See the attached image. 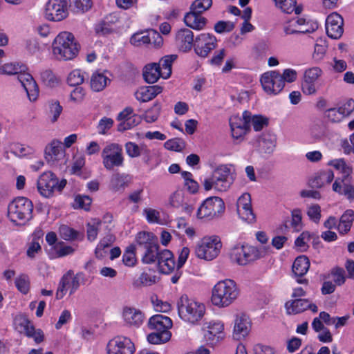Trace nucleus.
Here are the masks:
<instances>
[{
  "label": "nucleus",
  "instance_id": "nucleus-1",
  "mask_svg": "<svg viewBox=\"0 0 354 354\" xmlns=\"http://www.w3.org/2000/svg\"><path fill=\"white\" fill-rule=\"evenodd\" d=\"M236 178L234 166L231 164L221 165L206 177L203 181V186L206 192L214 190L216 193L228 191Z\"/></svg>",
  "mask_w": 354,
  "mask_h": 354
},
{
  "label": "nucleus",
  "instance_id": "nucleus-2",
  "mask_svg": "<svg viewBox=\"0 0 354 354\" xmlns=\"http://www.w3.org/2000/svg\"><path fill=\"white\" fill-rule=\"evenodd\" d=\"M239 293V288L234 280H221L212 288V304L218 308H227L237 299Z\"/></svg>",
  "mask_w": 354,
  "mask_h": 354
},
{
  "label": "nucleus",
  "instance_id": "nucleus-3",
  "mask_svg": "<svg viewBox=\"0 0 354 354\" xmlns=\"http://www.w3.org/2000/svg\"><path fill=\"white\" fill-rule=\"evenodd\" d=\"M80 46L74 35L68 31L60 32L52 42V53L57 60H72L78 55Z\"/></svg>",
  "mask_w": 354,
  "mask_h": 354
},
{
  "label": "nucleus",
  "instance_id": "nucleus-4",
  "mask_svg": "<svg viewBox=\"0 0 354 354\" xmlns=\"http://www.w3.org/2000/svg\"><path fill=\"white\" fill-rule=\"evenodd\" d=\"M268 252L265 246L256 247L249 244H237L230 251L232 262L245 266L264 257Z\"/></svg>",
  "mask_w": 354,
  "mask_h": 354
},
{
  "label": "nucleus",
  "instance_id": "nucleus-5",
  "mask_svg": "<svg viewBox=\"0 0 354 354\" xmlns=\"http://www.w3.org/2000/svg\"><path fill=\"white\" fill-rule=\"evenodd\" d=\"M172 326L173 322L169 317L160 314L153 315L149 319L148 326L155 332L147 335V341L153 344L168 342L171 337L169 330Z\"/></svg>",
  "mask_w": 354,
  "mask_h": 354
},
{
  "label": "nucleus",
  "instance_id": "nucleus-6",
  "mask_svg": "<svg viewBox=\"0 0 354 354\" xmlns=\"http://www.w3.org/2000/svg\"><path fill=\"white\" fill-rule=\"evenodd\" d=\"M177 306L180 317L192 324H196L205 312V306L203 303L189 298L187 295L180 297Z\"/></svg>",
  "mask_w": 354,
  "mask_h": 354
},
{
  "label": "nucleus",
  "instance_id": "nucleus-7",
  "mask_svg": "<svg viewBox=\"0 0 354 354\" xmlns=\"http://www.w3.org/2000/svg\"><path fill=\"white\" fill-rule=\"evenodd\" d=\"M33 204L25 197H17L8 205V216L17 225H22L32 218Z\"/></svg>",
  "mask_w": 354,
  "mask_h": 354
},
{
  "label": "nucleus",
  "instance_id": "nucleus-8",
  "mask_svg": "<svg viewBox=\"0 0 354 354\" xmlns=\"http://www.w3.org/2000/svg\"><path fill=\"white\" fill-rule=\"evenodd\" d=\"M222 247L223 243L219 236L207 235L197 243L195 254L200 259L210 261L219 255Z\"/></svg>",
  "mask_w": 354,
  "mask_h": 354
},
{
  "label": "nucleus",
  "instance_id": "nucleus-9",
  "mask_svg": "<svg viewBox=\"0 0 354 354\" xmlns=\"http://www.w3.org/2000/svg\"><path fill=\"white\" fill-rule=\"evenodd\" d=\"M223 200L218 196H209L201 204L196 212L199 220L211 221L220 216L225 211Z\"/></svg>",
  "mask_w": 354,
  "mask_h": 354
},
{
  "label": "nucleus",
  "instance_id": "nucleus-10",
  "mask_svg": "<svg viewBox=\"0 0 354 354\" xmlns=\"http://www.w3.org/2000/svg\"><path fill=\"white\" fill-rule=\"evenodd\" d=\"M66 185V180L62 179L59 181L53 172L45 171L38 178L37 189L42 196L49 198L55 192H60Z\"/></svg>",
  "mask_w": 354,
  "mask_h": 354
},
{
  "label": "nucleus",
  "instance_id": "nucleus-11",
  "mask_svg": "<svg viewBox=\"0 0 354 354\" xmlns=\"http://www.w3.org/2000/svg\"><path fill=\"white\" fill-rule=\"evenodd\" d=\"M102 164L107 170L123 165L124 157L122 147L118 143H108L103 148L101 153Z\"/></svg>",
  "mask_w": 354,
  "mask_h": 354
},
{
  "label": "nucleus",
  "instance_id": "nucleus-12",
  "mask_svg": "<svg viewBox=\"0 0 354 354\" xmlns=\"http://www.w3.org/2000/svg\"><path fill=\"white\" fill-rule=\"evenodd\" d=\"M225 326L221 320H210L203 323L202 330L207 344L214 346L225 337Z\"/></svg>",
  "mask_w": 354,
  "mask_h": 354
},
{
  "label": "nucleus",
  "instance_id": "nucleus-13",
  "mask_svg": "<svg viewBox=\"0 0 354 354\" xmlns=\"http://www.w3.org/2000/svg\"><path fill=\"white\" fill-rule=\"evenodd\" d=\"M68 15L66 0H48L44 6V17L50 21L59 22Z\"/></svg>",
  "mask_w": 354,
  "mask_h": 354
},
{
  "label": "nucleus",
  "instance_id": "nucleus-14",
  "mask_svg": "<svg viewBox=\"0 0 354 354\" xmlns=\"http://www.w3.org/2000/svg\"><path fill=\"white\" fill-rule=\"evenodd\" d=\"M260 82L263 91L268 95H277L284 88L281 74L277 71H270L261 75Z\"/></svg>",
  "mask_w": 354,
  "mask_h": 354
},
{
  "label": "nucleus",
  "instance_id": "nucleus-15",
  "mask_svg": "<svg viewBox=\"0 0 354 354\" xmlns=\"http://www.w3.org/2000/svg\"><path fill=\"white\" fill-rule=\"evenodd\" d=\"M80 287L79 275H74L72 270H68L61 278L56 292L57 299H62L69 290L73 294Z\"/></svg>",
  "mask_w": 354,
  "mask_h": 354
},
{
  "label": "nucleus",
  "instance_id": "nucleus-16",
  "mask_svg": "<svg viewBox=\"0 0 354 354\" xmlns=\"http://www.w3.org/2000/svg\"><path fill=\"white\" fill-rule=\"evenodd\" d=\"M167 205L171 208L181 209L187 214H191L194 209L193 204L190 203L188 196L183 189H178L169 195Z\"/></svg>",
  "mask_w": 354,
  "mask_h": 354
},
{
  "label": "nucleus",
  "instance_id": "nucleus-17",
  "mask_svg": "<svg viewBox=\"0 0 354 354\" xmlns=\"http://www.w3.org/2000/svg\"><path fill=\"white\" fill-rule=\"evenodd\" d=\"M15 328L21 333L31 337L37 343H41L44 339V333L41 329H35L33 324L24 316L16 317L14 320Z\"/></svg>",
  "mask_w": 354,
  "mask_h": 354
},
{
  "label": "nucleus",
  "instance_id": "nucleus-18",
  "mask_svg": "<svg viewBox=\"0 0 354 354\" xmlns=\"http://www.w3.org/2000/svg\"><path fill=\"white\" fill-rule=\"evenodd\" d=\"M106 350L107 354H133L136 348L130 338L117 336L108 342Z\"/></svg>",
  "mask_w": 354,
  "mask_h": 354
},
{
  "label": "nucleus",
  "instance_id": "nucleus-19",
  "mask_svg": "<svg viewBox=\"0 0 354 354\" xmlns=\"http://www.w3.org/2000/svg\"><path fill=\"white\" fill-rule=\"evenodd\" d=\"M322 74L323 71L318 66L305 69L301 82V90L305 95H313L316 93V82Z\"/></svg>",
  "mask_w": 354,
  "mask_h": 354
},
{
  "label": "nucleus",
  "instance_id": "nucleus-20",
  "mask_svg": "<svg viewBox=\"0 0 354 354\" xmlns=\"http://www.w3.org/2000/svg\"><path fill=\"white\" fill-rule=\"evenodd\" d=\"M252 322L245 313H238L235 315L232 330V337L236 340L245 339L250 334Z\"/></svg>",
  "mask_w": 354,
  "mask_h": 354
},
{
  "label": "nucleus",
  "instance_id": "nucleus-21",
  "mask_svg": "<svg viewBox=\"0 0 354 354\" xmlns=\"http://www.w3.org/2000/svg\"><path fill=\"white\" fill-rule=\"evenodd\" d=\"M121 21L115 13H111L106 16L104 20L95 26V30L100 35H109L118 32L121 28Z\"/></svg>",
  "mask_w": 354,
  "mask_h": 354
},
{
  "label": "nucleus",
  "instance_id": "nucleus-22",
  "mask_svg": "<svg viewBox=\"0 0 354 354\" xmlns=\"http://www.w3.org/2000/svg\"><path fill=\"white\" fill-rule=\"evenodd\" d=\"M216 39L212 35L202 33L196 37L194 41V50L197 55L205 57L216 48Z\"/></svg>",
  "mask_w": 354,
  "mask_h": 354
},
{
  "label": "nucleus",
  "instance_id": "nucleus-23",
  "mask_svg": "<svg viewBox=\"0 0 354 354\" xmlns=\"http://www.w3.org/2000/svg\"><path fill=\"white\" fill-rule=\"evenodd\" d=\"M344 19L337 12L330 14L326 19V31L331 39H337L344 32Z\"/></svg>",
  "mask_w": 354,
  "mask_h": 354
},
{
  "label": "nucleus",
  "instance_id": "nucleus-24",
  "mask_svg": "<svg viewBox=\"0 0 354 354\" xmlns=\"http://www.w3.org/2000/svg\"><path fill=\"white\" fill-rule=\"evenodd\" d=\"M237 212L240 218L248 223L256 221L251 204V196L248 193L243 194L237 200Z\"/></svg>",
  "mask_w": 354,
  "mask_h": 354
},
{
  "label": "nucleus",
  "instance_id": "nucleus-25",
  "mask_svg": "<svg viewBox=\"0 0 354 354\" xmlns=\"http://www.w3.org/2000/svg\"><path fill=\"white\" fill-rule=\"evenodd\" d=\"M231 134L234 140L239 142L244 139L245 136L250 131L249 124L243 116L233 115L230 119Z\"/></svg>",
  "mask_w": 354,
  "mask_h": 354
},
{
  "label": "nucleus",
  "instance_id": "nucleus-26",
  "mask_svg": "<svg viewBox=\"0 0 354 354\" xmlns=\"http://www.w3.org/2000/svg\"><path fill=\"white\" fill-rule=\"evenodd\" d=\"M122 317L126 325L134 328H139L145 319L144 313L133 306H124L122 309Z\"/></svg>",
  "mask_w": 354,
  "mask_h": 354
},
{
  "label": "nucleus",
  "instance_id": "nucleus-27",
  "mask_svg": "<svg viewBox=\"0 0 354 354\" xmlns=\"http://www.w3.org/2000/svg\"><path fill=\"white\" fill-rule=\"evenodd\" d=\"M17 79L26 91L29 100L35 102L39 95V88L32 76L24 71L18 75Z\"/></svg>",
  "mask_w": 354,
  "mask_h": 354
},
{
  "label": "nucleus",
  "instance_id": "nucleus-28",
  "mask_svg": "<svg viewBox=\"0 0 354 354\" xmlns=\"http://www.w3.org/2000/svg\"><path fill=\"white\" fill-rule=\"evenodd\" d=\"M175 43L180 50L187 52L194 46V33L188 28L179 29L175 37Z\"/></svg>",
  "mask_w": 354,
  "mask_h": 354
},
{
  "label": "nucleus",
  "instance_id": "nucleus-29",
  "mask_svg": "<svg viewBox=\"0 0 354 354\" xmlns=\"http://www.w3.org/2000/svg\"><path fill=\"white\" fill-rule=\"evenodd\" d=\"M157 263L160 272L164 274H169L177 268L173 253L166 249L160 251Z\"/></svg>",
  "mask_w": 354,
  "mask_h": 354
},
{
  "label": "nucleus",
  "instance_id": "nucleus-30",
  "mask_svg": "<svg viewBox=\"0 0 354 354\" xmlns=\"http://www.w3.org/2000/svg\"><path fill=\"white\" fill-rule=\"evenodd\" d=\"M333 190L349 201L354 199V185L350 183L348 178H337L333 184Z\"/></svg>",
  "mask_w": 354,
  "mask_h": 354
},
{
  "label": "nucleus",
  "instance_id": "nucleus-31",
  "mask_svg": "<svg viewBox=\"0 0 354 354\" xmlns=\"http://www.w3.org/2000/svg\"><path fill=\"white\" fill-rule=\"evenodd\" d=\"M162 88L158 85L142 86L135 93L136 98L141 102H147L162 93Z\"/></svg>",
  "mask_w": 354,
  "mask_h": 354
},
{
  "label": "nucleus",
  "instance_id": "nucleus-32",
  "mask_svg": "<svg viewBox=\"0 0 354 354\" xmlns=\"http://www.w3.org/2000/svg\"><path fill=\"white\" fill-rule=\"evenodd\" d=\"M45 158L48 161H55L64 155L62 142L54 139L46 145L44 150Z\"/></svg>",
  "mask_w": 354,
  "mask_h": 354
},
{
  "label": "nucleus",
  "instance_id": "nucleus-33",
  "mask_svg": "<svg viewBox=\"0 0 354 354\" xmlns=\"http://www.w3.org/2000/svg\"><path fill=\"white\" fill-rule=\"evenodd\" d=\"M43 232L41 230H35L32 234L31 241L27 245L26 254L30 258H35L41 252V243L43 241Z\"/></svg>",
  "mask_w": 354,
  "mask_h": 354
},
{
  "label": "nucleus",
  "instance_id": "nucleus-34",
  "mask_svg": "<svg viewBox=\"0 0 354 354\" xmlns=\"http://www.w3.org/2000/svg\"><path fill=\"white\" fill-rule=\"evenodd\" d=\"M184 21L188 27L196 30H201L205 28L207 19L201 14L189 10L185 14Z\"/></svg>",
  "mask_w": 354,
  "mask_h": 354
},
{
  "label": "nucleus",
  "instance_id": "nucleus-35",
  "mask_svg": "<svg viewBox=\"0 0 354 354\" xmlns=\"http://www.w3.org/2000/svg\"><path fill=\"white\" fill-rule=\"evenodd\" d=\"M110 81L106 71H96L93 73L91 77V88L93 91H101L107 86Z\"/></svg>",
  "mask_w": 354,
  "mask_h": 354
},
{
  "label": "nucleus",
  "instance_id": "nucleus-36",
  "mask_svg": "<svg viewBox=\"0 0 354 354\" xmlns=\"http://www.w3.org/2000/svg\"><path fill=\"white\" fill-rule=\"evenodd\" d=\"M130 181V176L126 174H113L110 180V189L115 192L123 191L128 186Z\"/></svg>",
  "mask_w": 354,
  "mask_h": 354
},
{
  "label": "nucleus",
  "instance_id": "nucleus-37",
  "mask_svg": "<svg viewBox=\"0 0 354 354\" xmlns=\"http://www.w3.org/2000/svg\"><path fill=\"white\" fill-rule=\"evenodd\" d=\"M243 116L245 118L249 129L252 127L255 131H259L268 125V120L261 115H252L248 111H243Z\"/></svg>",
  "mask_w": 354,
  "mask_h": 354
},
{
  "label": "nucleus",
  "instance_id": "nucleus-38",
  "mask_svg": "<svg viewBox=\"0 0 354 354\" xmlns=\"http://www.w3.org/2000/svg\"><path fill=\"white\" fill-rule=\"evenodd\" d=\"M143 77L147 82L155 83L160 77H162L160 66L156 63L147 64L145 67Z\"/></svg>",
  "mask_w": 354,
  "mask_h": 354
},
{
  "label": "nucleus",
  "instance_id": "nucleus-39",
  "mask_svg": "<svg viewBox=\"0 0 354 354\" xmlns=\"http://www.w3.org/2000/svg\"><path fill=\"white\" fill-rule=\"evenodd\" d=\"M11 152L19 158H32L35 153L36 149L30 145L16 142L10 147Z\"/></svg>",
  "mask_w": 354,
  "mask_h": 354
},
{
  "label": "nucleus",
  "instance_id": "nucleus-40",
  "mask_svg": "<svg viewBox=\"0 0 354 354\" xmlns=\"http://www.w3.org/2000/svg\"><path fill=\"white\" fill-rule=\"evenodd\" d=\"M354 221V211L347 209L342 215L338 224V231L340 234H344L350 231Z\"/></svg>",
  "mask_w": 354,
  "mask_h": 354
},
{
  "label": "nucleus",
  "instance_id": "nucleus-41",
  "mask_svg": "<svg viewBox=\"0 0 354 354\" xmlns=\"http://www.w3.org/2000/svg\"><path fill=\"white\" fill-rule=\"evenodd\" d=\"M286 309L288 314H297L308 309L309 301L307 299H297L286 303Z\"/></svg>",
  "mask_w": 354,
  "mask_h": 354
},
{
  "label": "nucleus",
  "instance_id": "nucleus-42",
  "mask_svg": "<svg viewBox=\"0 0 354 354\" xmlns=\"http://www.w3.org/2000/svg\"><path fill=\"white\" fill-rule=\"evenodd\" d=\"M310 267V261L306 256H299L295 259L292 265V272L297 277L306 274Z\"/></svg>",
  "mask_w": 354,
  "mask_h": 354
},
{
  "label": "nucleus",
  "instance_id": "nucleus-43",
  "mask_svg": "<svg viewBox=\"0 0 354 354\" xmlns=\"http://www.w3.org/2000/svg\"><path fill=\"white\" fill-rule=\"evenodd\" d=\"M137 244L143 248L151 246L158 242L156 236L149 232L142 231L136 235L135 238Z\"/></svg>",
  "mask_w": 354,
  "mask_h": 354
},
{
  "label": "nucleus",
  "instance_id": "nucleus-44",
  "mask_svg": "<svg viewBox=\"0 0 354 354\" xmlns=\"http://www.w3.org/2000/svg\"><path fill=\"white\" fill-rule=\"evenodd\" d=\"M176 55H169L163 57L159 64H157L160 66L162 72V77L163 79H167L171 74V66L172 63L176 59Z\"/></svg>",
  "mask_w": 354,
  "mask_h": 354
},
{
  "label": "nucleus",
  "instance_id": "nucleus-45",
  "mask_svg": "<svg viewBox=\"0 0 354 354\" xmlns=\"http://www.w3.org/2000/svg\"><path fill=\"white\" fill-rule=\"evenodd\" d=\"M328 165L339 171L343 175L342 178H348L352 172L351 167L347 164L344 158L331 160Z\"/></svg>",
  "mask_w": 354,
  "mask_h": 354
},
{
  "label": "nucleus",
  "instance_id": "nucleus-46",
  "mask_svg": "<svg viewBox=\"0 0 354 354\" xmlns=\"http://www.w3.org/2000/svg\"><path fill=\"white\" fill-rule=\"evenodd\" d=\"M144 249L145 252L142 257V262L146 264H151L156 262L160 253L158 242Z\"/></svg>",
  "mask_w": 354,
  "mask_h": 354
},
{
  "label": "nucleus",
  "instance_id": "nucleus-47",
  "mask_svg": "<svg viewBox=\"0 0 354 354\" xmlns=\"http://www.w3.org/2000/svg\"><path fill=\"white\" fill-rule=\"evenodd\" d=\"M26 66L22 64L10 62L6 63L0 67V73L8 75H18L21 72L26 71Z\"/></svg>",
  "mask_w": 354,
  "mask_h": 354
},
{
  "label": "nucleus",
  "instance_id": "nucleus-48",
  "mask_svg": "<svg viewBox=\"0 0 354 354\" xmlns=\"http://www.w3.org/2000/svg\"><path fill=\"white\" fill-rule=\"evenodd\" d=\"M328 48L326 39L319 38L317 39L313 53V58L316 62H319L324 57Z\"/></svg>",
  "mask_w": 354,
  "mask_h": 354
},
{
  "label": "nucleus",
  "instance_id": "nucleus-49",
  "mask_svg": "<svg viewBox=\"0 0 354 354\" xmlns=\"http://www.w3.org/2000/svg\"><path fill=\"white\" fill-rule=\"evenodd\" d=\"M334 173L330 169L321 171L314 179L313 183L317 187L330 184L334 179Z\"/></svg>",
  "mask_w": 354,
  "mask_h": 354
},
{
  "label": "nucleus",
  "instance_id": "nucleus-50",
  "mask_svg": "<svg viewBox=\"0 0 354 354\" xmlns=\"http://www.w3.org/2000/svg\"><path fill=\"white\" fill-rule=\"evenodd\" d=\"M290 227L295 232H299L302 230L304 224L301 209L297 208L291 211Z\"/></svg>",
  "mask_w": 354,
  "mask_h": 354
},
{
  "label": "nucleus",
  "instance_id": "nucleus-51",
  "mask_svg": "<svg viewBox=\"0 0 354 354\" xmlns=\"http://www.w3.org/2000/svg\"><path fill=\"white\" fill-rule=\"evenodd\" d=\"M277 8L281 12L287 14H290L292 12H295V14L299 15L303 10L301 6H297L295 0H283L281 6H278Z\"/></svg>",
  "mask_w": 354,
  "mask_h": 354
},
{
  "label": "nucleus",
  "instance_id": "nucleus-52",
  "mask_svg": "<svg viewBox=\"0 0 354 354\" xmlns=\"http://www.w3.org/2000/svg\"><path fill=\"white\" fill-rule=\"evenodd\" d=\"M260 146L265 153H271L274 151L277 138L274 135H264L260 140Z\"/></svg>",
  "mask_w": 354,
  "mask_h": 354
},
{
  "label": "nucleus",
  "instance_id": "nucleus-53",
  "mask_svg": "<svg viewBox=\"0 0 354 354\" xmlns=\"http://www.w3.org/2000/svg\"><path fill=\"white\" fill-rule=\"evenodd\" d=\"M70 7L75 12L84 13L89 10L93 5L91 0H68Z\"/></svg>",
  "mask_w": 354,
  "mask_h": 354
},
{
  "label": "nucleus",
  "instance_id": "nucleus-54",
  "mask_svg": "<svg viewBox=\"0 0 354 354\" xmlns=\"http://www.w3.org/2000/svg\"><path fill=\"white\" fill-rule=\"evenodd\" d=\"M85 77V72L80 69H75L68 74L67 82L71 86H79L84 82Z\"/></svg>",
  "mask_w": 354,
  "mask_h": 354
},
{
  "label": "nucleus",
  "instance_id": "nucleus-55",
  "mask_svg": "<svg viewBox=\"0 0 354 354\" xmlns=\"http://www.w3.org/2000/svg\"><path fill=\"white\" fill-rule=\"evenodd\" d=\"M304 21V18L295 17L290 19L285 23L283 30L286 35H292L299 33L300 23Z\"/></svg>",
  "mask_w": 354,
  "mask_h": 354
},
{
  "label": "nucleus",
  "instance_id": "nucleus-56",
  "mask_svg": "<svg viewBox=\"0 0 354 354\" xmlns=\"http://www.w3.org/2000/svg\"><path fill=\"white\" fill-rule=\"evenodd\" d=\"M122 262L128 267H133L136 265V246L133 244L129 245L122 255Z\"/></svg>",
  "mask_w": 354,
  "mask_h": 354
},
{
  "label": "nucleus",
  "instance_id": "nucleus-57",
  "mask_svg": "<svg viewBox=\"0 0 354 354\" xmlns=\"http://www.w3.org/2000/svg\"><path fill=\"white\" fill-rule=\"evenodd\" d=\"M17 290L23 295H26L30 290V279L28 275L21 274L15 281Z\"/></svg>",
  "mask_w": 354,
  "mask_h": 354
},
{
  "label": "nucleus",
  "instance_id": "nucleus-58",
  "mask_svg": "<svg viewBox=\"0 0 354 354\" xmlns=\"http://www.w3.org/2000/svg\"><path fill=\"white\" fill-rule=\"evenodd\" d=\"M311 238V234L308 231L302 232L296 239L295 245L300 252L306 251L308 248V242Z\"/></svg>",
  "mask_w": 354,
  "mask_h": 354
},
{
  "label": "nucleus",
  "instance_id": "nucleus-59",
  "mask_svg": "<svg viewBox=\"0 0 354 354\" xmlns=\"http://www.w3.org/2000/svg\"><path fill=\"white\" fill-rule=\"evenodd\" d=\"M55 257H63L74 252L75 248L72 246L67 245L63 242L57 243L54 247Z\"/></svg>",
  "mask_w": 354,
  "mask_h": 354
},
{
  "label": "nucleus",
  "instance_id": "nucleus-60",
  "mask_svg": "<svg viewBox=\"0 0 354 354\" xmlns=\"http://www.w3.org/2000/svg\"><path fill=\"white\" fill-rule=\"evenodd\" d=\"M212 5V0H195L190 6V10L202 14Z\"/></svg>",
  "mask_w": 354,
  "mask_h": 354
},
{
  "label": "nucleus",
  "instance_id": "nucleus-61",
  "mask_svg": "<svg viewBox=\"0 0 354 354\" xmlns=\"http://www.w3.org/2000/svg\"><path fill=\"white\" fill-rule=\"evenodd\" d=\"M114 121L107 117L101 118L97 126V131L100 135H107L109 130L113 127Z\"/></svg>",
  "mask_w": 354,
  "mask_h": 354
},
{
  "label": "nucleus",
  "instance_id": "nucleus-62",
  "mask_svg": "<svg viewBox=\"0 0 354 354\" xmlns=\"http://www.w3.org/2000/svg\"><path fill=\"white\" fill-rule=\"evenodd\" d=\"M147 44L155 48L160 47L163 44L162 36L156 30L151 29L147 30Z\"/></svg>",
  "mask_w": 354,
  "mask_h": 354
},
{
  "label": "nucleus",
  "instance_id": "nucleus-63",
  "mask_svg": "<svg viewBox=\"0 0 354 354\" xmlns=\"http://www.w3.org/2000/svg\"><path fill=\"white\" fill-rule=\"evenodd\" d=\"M144 145V143L138 145L133 142H127L124 146L127 154L130 158H138L140 156L141 148L143 147Z\"/></svg>",
  "mask_w": 354,
  "mask_h": 354
},
{
  "label": "nucleus",
  "instance_id": "nucleus-64",
  "mask_svg": "<svg viewBox=\"0 0 354 354\" xmlns=\"http://www.w3.org/2000/svg\"><path fill=\"white\" fill-rule=\"evenodd\" d=\"M151 302L154 310L157 312L168 313L171 309V306L169 302L163 301L157 297H152Z\"/></svg>",
  "mask_w": 354,
  "mask_h": 354
}]
</instances>
